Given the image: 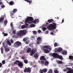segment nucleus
<instances>
[{"label": "nucleus", "instance_id": "1", "mask_svg": "<svg viewBox=\"0 0 73 73\" xmlns=\"http://www.w3.org/2000/svg\"><path fill=\"white\" fill-rule=\"evenodd\" d=\"M33 19L34 18L32 17H27L26 19V20H25V22L28 23H32V21H32V23L35 24H36V23H38L39 21L38 19H36L33 21Z\"/></svg>", "mask_w": 73, "mask_h": 73}, {"label": "nucleus", "instance_id": "2", "mask_svg": "<svg viewBox=\"0 0 73 73\" xmlns=\"http://www.w3.org/2000/svg\"><path fill=\"white\" fill-rule=\"evenodd\" d=\"M27 33V31L25 30H20L17 33V35L19 36L20 38H22L23 35H25Z\"/></svg>", "mask_w": 73, "mask_h": 73}, {"label": "nucleus", "instance_id": "3", "mask_svg": "<svg viewBox=\"0 0 73 73\" xmlns=\"http://www.w3.org/2000/svg\"><path fill=\"white\" fill-rule=\"evenodd\" d=\"M49 30H52L56 29V25L55 23H53V24H50L47 28Z\"/></svg>", "mask_w": 73, "mask_h": 73}, {"label": "nucleus", "instance_id": "4", "mask_svg": "<svg viewBox=\"0 0 73 73\" xmlns=\"http://www.w3.org/2000/svg\"><path fill=\"white\" fill-rule=\"evenodd\" d=\"M21 45V43L19 41L15 42V44H14V46L15 47H18Z\"/></svg>", "mask_w": 73, "mask_h": 73}, {"label": "nucleus", "instance_id": "5", "mask_svg": "<svg viewBox=\"0 0 73 73\" xmlns=\"http://www.w3.org/2000/svg\"><path fill=\"white\" fill-rule=\"evenodd\" d=\"M23 72L25 73H30L31 72V68L28 67L27 68H25L23 70Z\"/></svg>", "mask_w": 73, "mask_h": 73}, {"label": "nucleus", "instance_id": "6", "mask_svg": "<svg viewBox=\"0 0 73 73\" xmlns=\"http://www.w3.org/2000/svg\"><path fill=\"white\" fill-rule=\"evenodd\" d=\"M17 9H13V11H11L10 14H11V15H12V16H11V17L12 18H14V17H13V15H14V14L16 12H17Z\"/></svg>", "mask_w": 73, "mask_h": 73}, {"label": "nucleus", "instance_id": "7", "mask_svg": "<svg viewBox=\"0 0 73 73\" xmlns=\"http://www.w3.org/2000/svg\"><path fill=\"white\" fill-rule=\"evenodd\" d=\"M36 40H37V44L38 45L41 43V40H42L41 37H38V38H37Z\"/></svg>", "mask_w": 73, "mask_h": 73}, {"label": "nucleus", "instance_id": "8", "mask_svg": "<svg viewBox=\"0 0 73 73\" xmlns=\"http://www.w3.org/2000/svg\"><path fill=\"white\" fill-rule=\"evenodd\" d=\"M66 69L68 71L66 73H73V69L70 68H66Z\"/></svg>", "mask_w": 73, "mask_h": 73}, {"label": "nucleus", "instance_id": "9", "mask_svg": "<svg viewBox=\"0 0 73 73\" xmlns=\"http://www.w3.org/2000/svg\"><path fill=\"white\" fill-rule=\"evenodd\" d=\"M47 68L43 69L42 70H40L39 71V73H46L47 72Z\"/></svg>", "mask_w": 73, "mask_h": 73}, {"label": "nucleus", "instance_id": "10", "mask_svg": "<svg viewBox=\"0 0 73 73\" xmlns=\"http://www.w3.org/2000/svg\"><path fill=\"white\" fill-rule=\"evenodd\" d=\"M43 48H44L47 49H49L50 50H52V47L51 46H45L43 47Z\"/></svg>", "mask_w": 73, "mask_h": 73}, {"label": "nucleus", "instance_id": "11", "mask_svg": "<svg viewBox=\"0 0 73 73\" xmlns=\"http://www.w3.org/2000/svg\"><path fill=\"white\" fill-rule=\"evenodd\" d=\"M36 52V51L35 49H33L32 50V51L30 53V55L31 56L33 55Z\"/></svg>", "mask_w": 73, "mask_h": 73}, {"label": "nucleus", "instance_id": "12", "mask_svg": "<svg viewBox=\"0 0 73 73\" xmlns=\"http://www.w3.org/2000/svg\"><path fill=\"white\" fill-rule=\"evenodd\" d=\"M52 56V57H59L62 56L59 55L58 54L56 53H53Z\"/></svg>", "mask_w": 73, "mask_h": 73}, {"label": "nucleus", "instance_id": "13", "mask_svg": "<svg viewBox=\"0 0 73 73\" xmlns=\"http://www.w3.org/2000/svg\"><path fill=\"white\" fill-rule=\"evenodd\" d=\"M23 64L22 62L19 61V60H17L14 62V64Z\"/></svg>", "mask_w": 73, "mask_h": 73}, {"label": "nucleus", "instance_id": "14", "mask_svg": "<svg viewBox=\"0 0 73 73\" xmlns=\"http://www.w3.org/2000/svg\"><path fill=\"white\" fill-rule=\"evenodd\" d=\"M40 60H43L45 61L46 60V59L45 58V56H41L40 58Z\"/></svg>", "mask_w": 73, "mask_h": 73}, {"label": "nucleus", "instance_id": "15", "mask_svg": "<svg viewBox=\"0 0 73 73\" xmlns=\"http://www.w3.org/2000/svg\"><path fill=\"white\" fill-rule=\"evenodd\" d=\"M48 64L49 62L47 61H45V63H44V64H43V65H44L45 66H48Z\"/></svg>", "mask_w": 73, "mask_h": 73}, {"label": "nucleus", "instance_id": "16", "mask_svg": "<svg viewBox=\"0 0 73 73\" xmlns=\"http://www.w3.org/2000/svg\"><path fill=\"white\" fill-rule=\"evenodd\" d=\"M55 58H58L60 60H63V56H54L53 57Z\"/></svg>", "mask_w": 73, "mask_h": 73}, {"label": "nucleus", "instance_id": "17", "mask_svg": "<svg viewBox=\"0 0 73 73\" xmlns=\"http://www.w3.org/2000/svg\"><path fill=\"white\" fill-rule=\"evenodd\" d=\"M62 50H63V49H62V48L60 47L58 48V49H57V52H59L62 51Z\"/></svg>", "mask_w": 73, "mask_h": 73}, {"label": "nucleus", "instance_id": "18", "mask_svg": "<svg viewBox=\"0 0 73 73\" xmlns=\"http://www.w3.org/2000/svg\"><path fill=\"white\" fill-rule=\"evenodd\" d=\"M43 50L44 51V52H45V53H48L49 52V50H47L45 49H43Z\"/></svg>", "mask_w": 73, "mask_h": 73}, {"label": "nucleus", "instance_id": "19", "mask_svg": "<svg viewBox=\"0 0 73 73\" xmlns=\"http://www.w3.org/2000/svg\"><path fill=\"white\" fill-rule=\"evenodd\" d=\"M17 64H18L19 67H20L21 68H22V67H23V63H19Z\"/></svg>", "mask_w": 73, "mask_h": 73}, {"label": "nucleus", "instance_id": "20", "mask_svg": "<svg viewBox=\"0 0 73 73\" xmlns=\"http://www.w3.org/2000/svg\"><path fill=\"white\" fill-rule=\"evenodd\" d=\"M56 62L57 63V64H63V62H62V61L60 60H56Z\"/></svg>", "mask_w": 73, "mask_h": 73}, {"label": "nucleus", "instance_id": "21", "mask_svg": "<svg viewBox=\"0 0 73 73\" xmlns=\"http://www.w3.org/2000/svg\"><path fill=\"white\" fill-rule=\"evenodd\" d=\"M34 57L35 58H37L38 57V54H37V53H35V54L34 55Z\"/></svg>", "mask_w": 73, "mask_h": 73}, {"label": "nucleus", "instance_id": "22", "mask_svg": "<svg viewBox=\"0 0 73 73\" xmlns=\"http://www.w3.org/2000/svg\"><path fill=\"white\" fill-rule=\"evenodd\" d=\"M5 53H7V52L9 51V50H10V49H9V48H5Z\"/></svg>", "mask_w": 73, "mask_h": 73}, {"label": "nucleus", "instance_id": "23", "mask_svg": "<svg viewBox=\"0 0 73 73\" xmlns=\"http://www.w3.org/2000/svg\"><path fill=\"white\" fill-rule=\"evenodd\" d=\"M38 62L40 63V64H41L42 65H43L44 63H45V61H38Z\"/></svg>", "mask_w": 73, "mask_h": 73}, {"label": "nucleus", "instance_id": "24", "mask_svg": "<svg viewBox=\"0 0 73 73\" xmlns=\"http://www.w3.org/2000/svg\"><path fill=\"white\" fill-rule=\"evenodd\" d=\"M58 70V68H55L54 70V73H58L59 72Z\"/></svg>", "mask_w": 73, "mask_h": 73}, {"label": "nucleus", "instance_id": "25", "mask_svg": "<svg viewBox=\"0 0 73 73\" xmlns=\"http://www.w3.org/2000/svg\"><path fill=\"white\" fill-rule=\"evenodd\" d=\"M62 54L63 55H65L67 54V51L65 50H63L62 51Z\"/></svg>", "mask_w": 73, "mask_h": 73}, {"label": "nucleus", "instance_id": "26", "mask_svg": "<svg viewBox=\"0 0 73 73\" xmlns=\"http://www.w3.org/2000/svg\"><path fill=\"white\" fill-rule=\"evenodd\" d=\"M25 1H27V3H29V4L30 5V3H32V0H25Z\"/></svg>", "mask_w": 73, "mask_h": 73}, {"label": "nucleus", "instance_id": "27", "mask_svg": "<svg viewBox=\"0 0 73 73\" xmlns=\"http://www.w3.org/2000/svg\"><path fill=\"white\" fill-rule=\"evenodd\" d=\"M49 23H50L52 22H53V19H49L48 20V21H47Z\"/></svg>", "mask_w": 73, "mask_h": 73}, {"label": "nucleus", "instance_id": "28", "mask_svg": "<svg viewBox=\"0 0 73 73\" xmlns=\"http://www.w3.org/2000/svg\"><path fill=\"white\" fill-rule=\"evenodd\" d=\"M9 5H14V2L11 1L9 3Z\"/></svg>", "mask_w": 73, "mask_h": 73}, {"label": "nucleus", "instance_id": "29", "mask_svg": "<svg viewBox=\"0 0 73 73\" xmlns=\"http://www.w3.org/2000/svg\"><path fill=\"white\" fill-rule=\"evenodd\" d=\"M69 59L70 60H72V61H73V56H69Z\"/></svg>", "mask_w": 73, "mask_h": 73}, {"label": "nucleus", "instance_id": "30", "mask_svg": "<svg viewBox=\"0 0 73 73\" xmlns=\"http://www.w3.org/2000/svg\"><path fill=\"white\" fill-rule=\"evenodd\" d=\"M31 51H32V50H31V49L30 48L27 49V53L30 52Z\"/></svg>", "mask_w": 73, "mask_h": 73}, {"label": "nucleus", "instance_id": "31", "mask_svg": "<svg viewBox=\"0 0 73 73\" xmlns=\"http://www.w3.org/2000/svg\"><path fill=\"white\" fill-rule=\"evenodd\" d=\"M35 26H36V25L35 24H31V25H30V27L31 28L35 27Z\"/></svg>", "mask_w": 73, "mask_h": 73}, {"label": "nucleus", "instance_id": "32", "mask_svg": "<svg viewBox=\"0 0 73 73\" xmlns=\"http://www.w3.org/2000/svg\"><path fill=\"white\" fill-rule=\"evenodd\" d=\"M7 20H5L3 22V24H4V25H7Z\"/></svg>", "mask_w": 73, "mask_h": 73}, {"label": "nucleus", "instance_id": "33", "mask_svg": "<svg viewBox=\"0 0 73 73\" xmlns=\"http://www.w3.org/2000/svg\"><path fill=\"white\" fill-rule=\"evenodd\" d=\"M10 27H12V30H14V28L13 27V25L12 23H10Z\"/></svg>", "mask_w": 73, "mask_h": 73}, {"label": "nucleus", "instance_id": "34", "mask_svg": "<svg viewBox=\"0 0 73 73\" xmlns=\"http://www.w3.org/2000/svg\"><path fill=\"white\" fill-rule=\"evenodd\" d=\"M4 19V18H2L0 19V23H2Z\"/></svg>", "mask_w": 73, "mask_h": 73}, {"label": "nucleus", "instance_id": "35", "mask_svg": "<svg viewBox=\"0 0 73 73\" xmlns=\"http://www.w3.org/2000/svg\"><path fill=\"white\" fill-rule=\"evenodd\" d=\"M48 73H52V70L51 69L49 70V71H48Z\"/></svg>", "mask_w": 73, "mask_h": 73}, {"label": "nucleus", "instance_id": "36", "mask_svg": "<svg viewBox=\"0 0 73 73\" xmlns=\"http://www.w3.org/2000/svg\"><path fill=\"white\" fill-rule=\"evenodd\" d=\"M29 46H30L31 47H33V44L30 43V44H29Z\"/></svg>", "mask_w": 73, "mask_h": 73}, {"label": "nucleus", "instance_id": "37", "mask_svg": "<svg viewBox=\"0 0 73 73\" xmlns=\"http://www.w3.org/2000/svg\"><path fill=\"white\" fill-rule=\"evenodd\" d=\"M27 40V37H25V38H23V41H26V40Z\"/></svg>", "mask_w": 73, "mask_h": 73}, {"label": "nucleus", "instance_id": "38", "mask_svg": "<svg viewBox=\"0 0 73 73\" xmlns=\"http://www.w3.org/2000/svg\"><path fill=\"white\" fill-rule=\"evenodd\" d=\"M7 44L9 45V46L11 45V43L9 41H7Z\"/></svg>", "mask_w": 73, "mask_h": 73}, {"label": "nucleus", "instance_id": "39", "mask_svg": "<svg viewBox=\"0 0 73 73\" xmlns=\"http://www.w3.org/2000/svg\"><path fill=\"white\" fill-rule=\"evenodd\" d=\"M24 63H25V64H27V63H28V62L27 61V60H24Z\"/></svg>", "mask_w": 73, "mask_h": 73}, {"label": "nucleus", "instance_id": "40", "mask_svg": "<svg viewBox=\"0 0 73 73\" xmlns=\"http://www.w3.org/2000/svg\"><path fill=\"white\" fill-rule=\"evenodd\" d=\"M33 34L35 35H36V34H37V32L35 31H33Z\"/></svg>", "mask_w": 73, "mask_h": 73}, {"label": "nucleus", "instance_id": "41", "mask_svg": "<svg viewBox=\"0 0 73 73\" xmlns=\"http://www.w3.org/2000/svg\"><path fill=\"white\" fill-rule=\"evenodd\" d=\"M25 25H22V26H21V29H25Z\"/></svg>", "mask_w": 73, "mask_h": 73}, {"label": "nucleus", "instance_id": "42", "mask_svg": "<svg viewBox=\"0 0 73 73\" xmlns=\"http://www.w3.org/2000/svg\"><path fill=\"white\" fill-rule=\"evenodd\" d=\"M12 33L14 34H16V30H14L13 31H12Z\"/></svg>", "mask_w": 73, "mask_h": 73}, {"label": "nucleus", "instance_id": "43", "mask_svg": "<svg viewBox=\"0 0 73 73\" xmlns=\"http://www.w3.org/2000/svg\"><path fill=\"white\" fill-rule=\"evenodd\" d=\"M54 46H58V44H57V43L56 42H55L54 44Z\"/></svg>", "mask_w": 73, "mask_h": 73}, {"label": "nucleus", "instance_id": "44", "mask_svg": "<svg viewBox=\"0 0 73 73\" xmlns=\"http://www.w3.org/2000/svg\"><path fill=\"white\" fill-rule=\"evenodd\" d=\"M2 64H5V60H3V61H2Z\"/></svg>", "mask_w": 73, "mask_h": 73}, {"label": "nucleus", "instance_id": "45", "mask_svg": "<svg viewBox=\"0 0 73 73\" xmlns=\"http://www.w3.org/2000/svg\"><path fill=\"white\" fill-rule=\"evenodd\" d=\"M1 5V8H5V5H4L3 4H2Z\"/></svg>", "mask_w": 73, "mask_h": 73}, {"label": "nucleus", "instance_id": "46", "mask_svg": "<svg viewBox=\"0 0 73 73\" xmlns=\"http://www.w3.org/2000/svg\"><path fill=\"white\" fill-rule=\"evenodd\" d=\"M10 42H11V43H13L14 42V41L12 39H10Z\"/></svg>", "mask_w": 73, "mask_h": 73}, {"label": "nucleus", "instance_id": "47", "mask_svg": "<svg viewBox=\"0 0 73 73\" xmlns=\"http://www.w3.org/2000/svg\"><path fill=\"white\" fill-rule=\"evenodd\" d=\"M46 29H47V28H46V27H43V30L44 31H45V30H46Z\"/></svg>", "mask_w": 73, "mask_h": 73}, {"label": "nucleus", "instance_id": "48", "mask_svg": "<svg viewBox=\"0 0 73 73\" xmlns=\"http://www.w3.org/2000/svg\"><path fill=\"white\" fill-rule=\"evenodd\" d=\"M25 44H29V41H25Z\"/></svg>", "mask_w": 73, "mask_h": 73}, {"label": "nucleus", "instance_id": "49", "mask_svg": "<svg viewBox=\"0 0 73 73\" xmlns=\"http://www.w3.org/2000/svg\"><path fill=\"white\" fill-rule=\"evenodd\" d=\"M3 36H7V33H5L4 34H3Z\"/></svg>", "mask_w": 73, "mask_h": 73}, {"label": "nucleus", "instance_id": "50", "mask_svg": "<svg viewBox=\"0 0 73 73\" xmlns=\"http://www.w3.org/2000/svg\"><path fill=\"white\" fill-rule=\"evenodd\" d=\"M41 32V31H40V30H38V33H39Z\"/></svg>", "mask_w": 73, "mask_h": 73}, {"label": "nucleus", "instance_id": "51", "mask_svg": "<svg viewBox=\"0 0 73 73\" xmlns=\"http://www.w3.org/2000/svg\"><path fill=\"white\" fill-rule=\"evenodd\" d=\"M3 48H1V53L3 54Z\"/></svg>", "mask_w": 73, "mask_h": 73}, {"label": "nucleus", "instance_id": "52", "mask_svg": "<svg viewBox=\"0 0 73 73\" xmlns=\"http://www.w3.org/2000/svg\"><path fill=\"white\" fill-rule=\"evenodd\" d=\"M3 5V2L0 1V5Z\"/></svg>", "mask_w": 73, "mask_h": 73}, {"label": "nucleus", "instance_id": "53", "mask_svg": "<svg viewBox=\"0 0 73 73\" xmlns=\"http://www.w3.org/2000/svg\"><path fill=\"white\" fill-rule=\"evenodd\" d=\"M2 64L1 63H0V68L1 67V66H2Z\"/></svg>", "mask_w": 73, "mask_h": 73}, {"label": "nucleus", "instance_id": "54", "mask_svg": "<svg viewBox=\"0 0 73 73\" xmlns=\"http://www.w3.org/2000/svg\"><path fill=\"white\" fill-rule=\"evenodd\" d=\"M36 67V65H35L34 66H33V67L34 68H35Z\"/></svg>", "mask_w": 73, "mask_h": 73}, {"label": "nucleus", "instance_id": "55", "mask_svg": "<svg viewBox=\"0 0 73 73\" xmlns=\"http://www.w3.org/2000/svg\"><path fill=\"white\" fill-rule=\"evenodd\" d=\"M66 71H67V70L65 69H63V71L66 72Z\"/></svg>", "mask_w": 73, "mask_h": 73}, {"label": "nucleus", "instance_id": "56", "mask_svg": "<svg viewBox=\"0 0 73 73\" xmlns=\"http://www.w3.org/2000/svg\"><path fill=\"white\" fill-rule=\"evenodd\" d=\"M21 58H22V59H23V60L25 59V58H24V57H22Z\"/></svg>", "mask_w": 73, "mask_h": 73}, {"label": "nucleus", "instance_id": "57", "mask_svg": "<svg viewBox=\"0 0 73 73\" xmlns=\"http://www.w3.org/2000/svg\"><path fill=\"white\" fill-rule=\"evenodd\" d=\"M51 35H54V33L51 32Z\"/></svg>", "mask_w": 73, "mask_h": 73}, {"label": "nucleus", "instance_id": "58", "mask_svg": "<svg viewBox=\"0 0 73 73\" xmlns=\"http://www.w3.org/2000/svg\"><path fill=\"white\" fill-rule=\"evenodd\" d=\"M25 26H28V24H27V23L25 24Z\"/></svg>", "mask_w": 73, "mask_h": 73}, {"label": "nucleus", "instance_id": "59", "mask_svg": "<svg viewBox=\"0 0 73 73\" xmlns=\"http://www.w3.org/2000/svg\"><path fill=\"white\" fill-rule=\"evenodd\" d=\"M3 47H4V48H6V46H5V45L3 44Z\"/></svg>", "mask_w": 73, "mask_h": 73}, {"label": "nucleus", "instance_id": "60", "mask_svg": "<svg viewBox=\"0 0 73 73\" xmlns=\"http://www.w3.org/2000/svg\"><path fill=\"white\" fill-rule=\"evenodd\" d=\"M63 22H64V20H62V23H63Z\"/></svg>", "mask_w": 73, "mask_h": 73}, {"label": "nucleus", "instance_id": "61", "mask_svg": "<svg viewBox=\"0 0 73 73\" xmlns=\"http://www.w3.org/2000/svg\"><path fill=\"white\" fill-rule=\"evenodd\" d=\"M31 38H34V36H32V37H31Z\"/></svg>", "mask_w": 73, "mask_h": 73}, {"label": "nucleus", "instance_id": "62", "mask_svg": "<svg viewBox=\"0 0 73 73\" xmlns=\"http://www.w3.org/2000/svg\"><path fill=\"white\" fill-rule=\"evenodd\" d=\"M48 23L47 22L46 23V25H48Z\"/></svg>", "mask_w": 73, "mask_h": 73}, {"label": "nucleus", "instance_id": "63", "mask_svg": "<svg viewBox=\"0 0 73 73\" xmlns=\"http://www.w3.org/2000/svg\"><path fill=\"white\" fill-rule=\"evenodd\" d=\"M48 34V31H47V32H46V34Z\"/></svg>", "mask_w": 73, "mask_h": 73}, {"label": "nucleus", "instance_id": "64", "mask_svg": "<svg viewBox=\"0 0 73 73\" xmlns=\"http://www.w3.org/2000/svg\"><path fill=\"white\" fill-rule=\"evenodd\" d=\"M4 34H5V33H4L3 32L2 33V34L4 35Z\"/></svg>", "mask_w": 73, "mask_h": 73}]
</instances>
